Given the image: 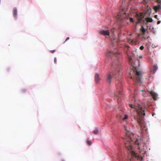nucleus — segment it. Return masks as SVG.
Here are the masks:
<instances>
[{
  "label": "nucleus",
  "instance_id": "nucleus-1",
  "mask_svg": "<svg viewBox=\"0 0 161 161\" xmlns=\"http://www.w3.org/2000/svg\"><path fill=\"white\" fill-rule=\"evenodd\" d=\"M130 106L131 108H134L136 110L137 114L136 118L139 125L141 126H142L144 124L143 116L145 114L144 112L145 107L144 106L139 104L135 105L130 104Z\"/></svg>",
  "mask_w": 161,
  "mask_h": 161
},
{
  "label": "nucleus",
  "instance_id": "nucleus-2",
  "mask_svg": "<svg viewBox=\"0 0 161 161\" xmlns=\"http://www.w3.org/2000/svg\"><path fill=\"white\" fill-rule=\"evenodd\" d=\"M125 129L126 131V135L127 137L126 139L127 140V142H125V147L127 148L128 149L131 154L132 156L134 157H136L137 156L136 152L132 150V143L130 141V140H131V139L130 135V131L127 129V127L126 126L125 127Z\"/></svg>",
  "mask_w": 161,
  "mask_h": 161
},
{
  "label": "nucleus",
  "instance_id": "nucleus-3",
  "mask_svg": "<svg viewBox=\"0 0 161 161\" xmlns=\"http://www.w3.org/2000/svg\"><path fill=\"white\" fill-rule=\"evenodd\" d=\"M116 18L119 22L122 23L123 21L125 19H128V16L126 13L124 11H122L121 13H119L117 15Z\"/></svg>",
  "mask_w": 161,
  "mask_h": 161
},
{
  "label": "nucleus",
  "instance_id": "nucleus-4",
  "mask_svg": "<svg viewBox=\"0 0 161 161\" xmlns=\"http://www.w3.org/2000/svg\"><path fill=\"white\" fill-rule=\"evenodd\" d=\"M112 66L115 68V72L116 73V75H118V72H119L121 70L119 64V63L117 64V62H116V63H114V64H112ZM114 76L116 78H117L116 76V75H114Z\"/></svg>",
  "mask_w": 161,
  "mask_h": 161
},
{
  "label": "nucleus",
  "instance_id": "nucleus-5",
  "mask_svg": "<svg viewBox=\"0 0 161 161\" xmlns=\"http://www.w3.org/2000/svg\"><path fill=\"white\" fill-rule=\"evenodd\" d=\"M136 18L137 19V21L136 22V24L139 23L141 20L143 19L144 16L143 14L142 13H137L136 14Z\"/></svg>",
  "mask_w": 161,
  "mask_h": 161
},
{
  "label": "nucleus",
  "instance_id": "nucleus-6",
  "mask_svg": "<svg viewBox=\"0 0 161 161\" xmlns=\"http://www.w3.org/2000/svg\"><path fill=\"white\" fill-rule=\"evenodd\" d=\"M136 75H137L136 77V80L139 82L141 83V78L142 77V74L140 72L137 71L136 70H135Z\"/></svg>",
  "mask_w": 161,
  "mask_h": 161
},
{
  "label": "nucleus",
  "instance_id": "nucleus-7",
  "mask_svg": "<svg viewBox=\"0 0 161 161\" xmlns=\"http://www.w3.org/2000/svg\"><path fill=\"white\" fill-rule=\"evenodd\" d=\"M128 42L130 44L132 45H135L136 44V41L135 40H134L130 38H128Z\"/></svg>",
  "mask_w": 161,
  "mask_h": 161
},
{
  "label": "nucleus",
  "instance_id": "nucleus-8",
  "mask_svg": "<svg viewBox=\"0 0 161 161\" xmlns=\"http://www.w3.org/2000/svg\"><path fill=\"white\" fill-rule=\"evenodd\" d=\"M100 33L104 36H109V32L108 30H102L100 31Z\"/></svg>",
  "mask_w": 161,
  "mask_h": 161
},
{
  "label": "nucleus",
  "instance_id": "nucleus-9",
  "mask_svg": "<svg viewBox=\"0 0 161 161\" xmlns=\"http://www.w3.org/2000/svg\"><path fill=\"white\" fill-rule=\"evenodd\" d=\"M150 93L152 96L153 99L156 100L157 99V95L153 91H151L150 92Z\"/></svg>",
  "mask_w": 161,
  "mask_h": 161
},
{
  "label": "nucleus",
  "instance_id": "nucleus-10",
  "mask_svg": "<svg viewBox=\"0 0 161 161\" xmlns=\"http://www.w3.org/2000/svg\"><path fill=\"white\" fill-rule=\"evenodd\" d=\"M99 76V75L98 73H96L95 76V80L97 83L100 80Z\"/></svg>",
  "mask_w": 161,
  "mask_h": 161
},
{
  "label": "nucleus",
  "instance_id": "nucleus-11",
  "mask_svg": "<svg viewBox=\"0 0 161 161\" xmlns=\"http://www.w3.org/2000/svg\"><path fill=\"white\" fill-rule=\"evenodd\" d=\"M17 10L16 8H14L13 9V16L15 18H16L17 16Z\"/></svg>",
  "mask_w": 161,
  "mask_h": 161
},
{
  "label": "nucleus",
  "instance_id": "nucleus-12",
  "mask_svg": "<svg viewBox=\"0 0 161 161\" xmlns=\"http://www.w3.org/2000/svg\"><path fill=\"white\" fill-rule=\"evenodd\" d=\"M112 78V76L111 74H109L108 75L107 77V81L109 84L111 82V79Z\"/></svg>",
  "mask_w": 161,
  "mask_h": 161
},
{
  "label": "nucleus",
  "instance_id": "nucleus-13",
  "mask_svg": "<svg viewBox=\"0 0 161 161\" xmlns=\"http://www.w3.org/2000/svg\"><path fill=\"white\" fill-rule=\"evenodd\" d=\"M112 53L114 54H117L118 55H119L120 54V53L119 52H113V53H112L111 52L108 51L107 54V56L108 57H110V54Z\"/></svg>",
  "mask_w": 161,
  "mask_h": 161
},
{
  "label": "nucleus",
  "instance_id": "nucleus-14",
  "mask_svg": "<svg viewBox=\"0 0 161 161\" xmlns=\"http://www.w3.org/2000/svg\"><path fill=\"white\" fill-rule=\"evenodd\" d=\"M127 54L128 56V58L129 62L131 63V61L132 60V58H133V53H132V55H130L127 52Z\"/></svg>",
  "mask_w": 161,
  "mask_h": 161
},
{
  "label": "nucleus",
  "instance_id": "nucleus-15",
  "mask_svg": "<svg viewBox=\"0 0 161 161\" xmlns=\"http://www.w3.org/2000/svg\"><path fill=\"white\" fill-rule=\"evenodd\" d=\"M160 9H161V6L160 5H158L155 6L154 7V9L156 12Z\"/></svg>",
  "mask_w": 161,
  "mask_h": 161
},
{
  "label": "nucleus",
  "instance_id": "nucleus-16",
  "mask_svg": "<svg viewBox=\"0 0 161 161\" xmlns=\"http://www.w3.org/2000/svg\"><path fill=\"white\" fill-rule=\"evenodd\" d=\"M140 31L141 32V34L142 35H144L146 30L144 28L143 26H142L141 28L140 29Z\"/></svg>",
  "mask_w": 161,
  "mask_h": 161
},
{
  "label": "nucleus",
  "instance_id": "nucleus-17",
  "mask_svg": "<svg viewBox=\"0 0 161 161\" xmlns=\"http://www.w3.org/2000/svg\"><path fill=\"white\" fill-rule=\"evenodd\" d=\"M145 19L147 22H152L153 21L152 19L150 18H146Z\"/></svg>",
  "mask_w": 161,
  "mask_h": 161
},
{
  "label": "nucleus",
  "instance_id": "nucleus-18",
  "mask_svg": "<svg viewBox=\"0 0 161 161\" xmlns=\"http://www.w3.org/2000/svg\"><path fill=\"white\" fill-rule=\"evenodd\" d=\"M158 69V67L156 65H154L153 66V72L154 73H155Z\"/></svg>",
  "mask_w": 161,
  "mask_h": 161
},
{
  "label": "nucleus",
  "instance_id": "nucleus-19",
  "mask_svg": "<svg viewBox=\"0 0 161 161\" xmlns=\"http://www.w3.org/2000/svg\"><path fill=\"white\" fill-rule=\"evenodd\" d=\"M128 0H123L122 1V5H124L125 4L128 3Z\"/></svg>",
  "mask_w": 161,
  "mask_h": 161
},
{
  "label": "nucleus",
  "instance_id": "nucleus-20",
  "mask_svg": "<svg viewBox=\"0 0 161 161\" xmlns=\"http://www.w3.org/2000/svg\"><path fill=\"white\" fill-rule=\"evenodd\" d=\"M98 133V130L97 128H95L93 131V133L95 135L97 134Z\"/></svg>",
  "mask_w": 161,
  "mask_h": 161
},
{
  "label": "nucleus",
  "instance_id": "nucleus-21",
  "mask_svg": "<svg viewBox=\"0 0 161 161\" xmlns=\"http://www.w3.org/2000/svg\"><path fill=\"white\" fill-rule=\"evenodd\" d=\"M86 142L88 145L90 146L91 145L92 142L91 141H87Z\"/></svg>",
  "mask_w": 161,
  "mask_h": 161
},
{
  "label": "nucleus",
  "instance_id": "nucleus-22",
  "mask_svg": "<svg viewBox=\"0 0 161 161\" xmlns=\"http://www.w3.org/2000/svg\"><path fill=\"white\" fill-rule=\"evenodd\" d=\"M128 118V116L127 115H125V117L123 118V120H124Z\"/></svg>",
  "mask_w": 161,
  "mask_h": 161
},
{
  "label": "nucleus",
  "instance_id": "nucleus-23",
  "mask_svg": "<svg viewBox=\"0 0 161 161\" xmlns=\"http://www.w3.org/2000/svg\"><path fill=\"white\" fill-rule=\"evenodd\" d=\"M148 0H142V2L144 3H147Z\"/></svg>",
  "mask_w": 161,
  "mask_h": 161
},
{
  "label": "nucleus",
  "instance_id": "nucleus-24",
  "mask_svg": "<svg viewBox=\"0 0 161 161\" xmlns=\"http://www.w3.org/2000/svg\"><path fill=\"white\" fill-rule=\"evenodd\" d=\"M129 19H130V21L131 22H133V19L132 18H129Z\"/></svg>",
  "mask_w": 161,
  "mask_h": 161
},
{
  "label": "nucleus",
  "instance_id": "nucleus-25",
  "mask_svg": "<svg viewBox=\"0 0 161 161\" xmlns=\"http://www.w3.org/2000/svg\"><path fill=\"white\" fill-rule=\"evenodd\" d=\"M140 49L141 50H143L144 49V47L142 46H141L140 47Z\"/></svg>",
  "mask_w": 161,
  "mask_h": 161
},
{
  "label": "nucleus",
  "instance_id": "nucleus-26",
  "mask_svg": "<svg viewBox=\"0 0 161 161\" xmlns=\"http://www.w3.org/2000/svg\"><path fill=\"white\" fill-rule=\"evenodd\" d=\"M54 63H55V64H57V59H56V58H54Z\"/></svg>",
  "mask_w": 161,
  "mask_h": 161
},
{
  "label": "nucleus",
  "instance_id": "nucleus-27",
  "mask_svg": "<svg viewBox=\"0 0 161 161\" xmlns=\"http://www.w3.org/2000/svg\"><path fill=\"white\" fill-rule=\"evenodd\" d=\"M69 37H67V38H66V40H65V42H64V43L65 42H66L67 40H69Z\"/></svg>",
  "mask_w": 161,
  "mask_h": 161
},
{
  "label": "nucleus",
  "instance_id": "nucleus-28",
  "mask_svg": "<svg viewBox=\"0 0 161 161\" xmlns=\"http://www.w3.org/2000/svg\"><path fill=\"white\" fill-rule=\"evenodd\" d=\"M121 92H119V96H117V97H118V98H119L120 97V96H119V95L120 94H121Z\"/></svg>",
  "mask_w": 161,
  "mask_h": 161
},
{
  "label": "nucleus",
  "instance_id": "nucleus-29",
  "mask_svg": "<svg viewBox=\"0 0 161 161\" xmlns=\"http://www.w3.org/2000/svg\"><path fill=\"white\" fill-rule=\"evenodd\" d=\"M158 15H155L154 16V17L156 19H157Z\"/></svg>",
  "mask_w": 161,
  "mask_h": 161
},
{
  "label": "nucleus",
  "instance_id": "nucleus-30",
  "mask_svg": "<svg viewBox=\"0 0 161 161\" xmlns=\"http://www.w3.org/2000/svg\"><path fill=\"white\" fill-rule=\"evenodd\" d=\"M160 21H158L157 22V24H160Z\"/></svg>",
  "mask_w": 161,
  "mask_h": 161
},
{
  "label": "nucleus",
  "instance_id": "nucleus-31",
  "mask_svg": "<svg viewBox=\"0 0 161 161\" xmlns=\"http://www.w3.org/2000/svg\"><path fill=\"white\" fill-rule=\"evenodd\" d=\"M55 51V50H53V51H52L51 52L52 53H54Z\"/></svg>",
  "mask_w": 161,
  "mask_h": 161
},
{
  "label": "nucleus",
  "instance_id": "nucleus-32",
  "mask_svg": "<svg viewBox=\"0 0 161 161\" xmlns=\"http://www.w3.org/2000/svg\"><path fill=\"white\" fill-rule=\"evenodd\" d=\"M140 57V58H142V57L141 56H140V57Z\"/></svg>",
  "mask_w": 161,
  "mask_h": 161
},
{
  "label": "nucleus",
  "instance_id": "nucleus-33",
  "mask_svg": "<svg viewBox=\"0 0 161 161\" xmlns=\"http://www.w3.org/2000/svg\"><path fill=\"white\" fill-rule=\"evenodd\" d=\"M141 92H143V90H141Z\"/></svg>",
  "mask_w": 161,
  "mask_h": 161
},
{
  "label": "nucleus",
  "instance_id": "nucleus-34",
  "mask_svg": "<svg viewBox=\"0 0 161 161\" xmlns=\"http://www.w3.org/2000/svg\"><path fill=\"white\" fill-rule=\"evenodd\" d=\"M113 29L115 30V28H113Z\"/></svg>",
  "mask_w": 161,
  "mask_h": 161
},
{
  "label": "nucleus",
  "instance_id": "nucleus-35",
  "mask_svg": "<svg viewBox=\"0 0 161 161\" xmlns=\"http://www.w3.org/2000/svg\"><path fill=\"white\" fill-rule=\"evenodd\" d=\"M130 8L131 9H132V8Z\"/></svg>",
  "mask_w": 161,
  "mask_h": 161
},
{
  "label": "nucleus",
  "instance_id": "nucleus-36",
  "mask_svg": "<svg viewBox=\"0 0 161 161\" xmlns=\"http://www.w3.org/2000/svg\"><path fill=\"white\" fill-rule=\"evenodd\" d=\"M117 83L116 82V86H117Z\"/></svg>",
  "mask_w": 161,
  "mask_h": 161
},
{
  "label": "nucleus",
  "instance_id": "nucleus-37",
  "mask_svg": "<svg viewBox=\"0 0 161 161\" xmlns=\"http://www.w3.org/2000/svg\"><path fill=\"white\" fill-rule=\"evenodd\" d=\"M132 0H129V1H132Z\"/></svg>",
  "mask_w": 161,
  "mask_h": 161
},
{
  "label": "nucleus",
  "instance_id": "nucleus-38",
  "mask_svg": "<svg viewBox=\"0 0 161 161\" xmlns=\"http://www.w3.org/2000/svg\"><path fill=\"white\" fill-rule=\"evenodd\" d=\"M131 160H131V159H130V161H131Z\"/></svg>",
  "mask_w": 161,
  "mask_h": 161
},
{
  "label": "nucleus",
  "instance_id": "nucleus-39",
  "mask_svg": "<svg viewBox=\"0 0 161 161\" xmlns=\"http://www.w3.org/2000/svg\"><path fill=\"white\" fill-rule=\"evenodd\" d=\"M112 31V32H114L113 31H112H112Z\"/></svg>",
  "mask_w": 161,
  "mask_h": 161
},
{
  "label": "nucleus",
  "instance_id": "nucleus-40",
  "mask_svg": "<svg viewBox=\"0 0 161 161\" xmlns=\"http://www.w3.org/2000/svg\"><path fill=\"white\" fill-rule=\"evenodd\" d=\"M131 79H132V77H131Z\"/></svg>",
  "mask_w": 161,
  "mask_h": 161
}]
</instances>
